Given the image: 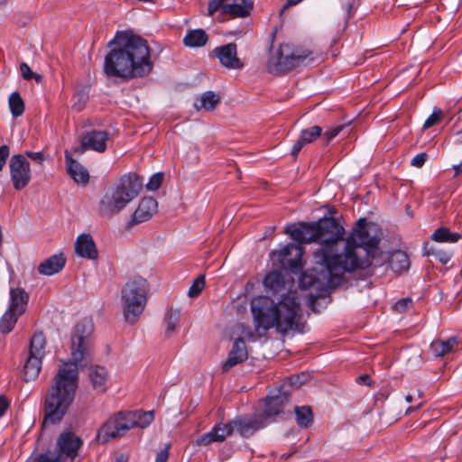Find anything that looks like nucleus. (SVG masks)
<instances>
[{"label": "nucleus", "instance_id": "nucleus-1", "mask_svg": "<svg viewBox=\"0 0 462 462\" xmlns=\"http://www.w3.org/2000/svg\"><path fill=\"white\" fill-rule=\"evenodd\" d=\"M285 232L300 244L320 243V247L314 252L315 266L300 278L302 287L318 284L320 289L337 288L344 282L346 270L356 266L355 255L351 258L346 254V258L340 263L336 260V254L339 252L338 240L344 235V228L334 218L290 226Z\"/></svg>", "mask_w": 462, "mask_h": 462}, {"label": "nucleus", "instance_id": "nucleus-2", "mask_svg": "<svg viewBox=\"0 0 462 462\" xmlns=\"http://www.w3.org/2000/svg\"><path fill=\"white\" fill-rule=\"evenodd\" d=\"M93 324L84 319L71 334L70 360L63 362L48 390L44 403L43 425L60 422L74 401L79 383V368L93 360Z\"/></svg>", "mask_w": 462, "mask_h": 462}, {"label": "nucleus", "instance_id": "nucleus-3", "mask_svg": "<svg viewBox=\"0 0 462 462\" xmlns=\"http://www.w3.org/2000/svg\"><path fill=\"white\" fill-rule=\"evenodd\" d=\"M104 72L107 77L133 79L148 75L153 67L151 50L145 39L131 31L117 32L108 42Z\"/></svg>", "mask_w": 462, "mask_h": 462}, {"label": "nucleus", "instance_id": "nucleus-4", "mask_svg": "<svg viewBox=\"0 0 462 462\" xmlns=\"http://www.w3.org/2000/svg\"><path fill=\"white\" fill-rule=\"evenodd\" d=\"M382 239V231L378 225L368 222L365 218H360L347 240L342 237L338 240L339 252L336 254L337 263L343 262L346 254L351 258L356 256L357 263L351 270H346V273H351L356 269H365L371 266L378 267L383 264L386 257L378 250V245Z\"/></svg>", "mask_w": 462, "mask_h": 462}, {"label": "nucleus", "instance_id": "nucleus-5", "mask_svg": "<svg viewBox=\"0 0 462 462\" xmlns=\"http://www.w3.org/2000/svg\"><path fill=\"white\" fill-rule=\"evenodd\" d=\"M251 310L256 330L261 333L275 327L280 333L296 328L300 308L294 294H290L274 303L271 299L260 296L251 301Z\"/></svg>", "mask_w": 462, "mask_h": 462}, {"label": "nucleus", "instance_id": "nucleus-6", "mask_svg": "<svg viewBox=\"0 0 462 462\" xmlns=\"http://www.w3.org/2000/svg\"><path fill=\"white\" fill-rule=\"evenodd\" d=\"M142 187V180L135 174L121 177L118 183L107 189L100 199L99 214L106 217L116 216L138 196Z\"/></svg>", "mask_w": 462, "mask_h": 462}, {"label": "nucleus", "instance_id": "nucleus-7", "mask_svg": "<svg viewBox=\"0 0 462 462\" xmlns=\"http://www.w3.org/2000/svg\"><path fill=\"white\" fill-rule=\"evenodd\" d=\"M149 287L142 277L129 280L122 288V310L125 320L133 325L139 319L147 303Z\"/></svg>", "mask_w": 462, "mask_h": 462}, {"label": "nucleus", "instance_id": "nucleus-8", "mask_svg": "<svg viewBox=\"0 0 462 462\" xmlns=\"http://www.w3.org/2000/svg\"><path fill=\"white\" fill-rule=\"evenodd\" d=\"M312 52L293 45L283 43L274 50L268 60L267 70L272 74H280L312 60Z\"/></svg>", "mask_w": 462, "mask_h": 462}, {"label": "nucleus", "instance_id": "nucleus-9", "mask_svg": "<svg viewBox=\"0 0 462 462\" xmlns=\"http://www.w3.org/2000/svg\"><path fill=\"white\" fill-rule=\"evenodd\" d=\"M82 445V440L71 432L62 433L57 440L58 454L52 456L51 452L42 454L35 462H62L69 458L74 462L78 456V450Z\"/></svg>", "mask_w": 462, "mask_h": 462}, {"label": "nucleus", "instance_id": "nucleus-10", "mask_svg": "<svg viewBox=\"0 0 462 462\" xmlns=\"http://www.w3.org/2000/svg\"><path fill=\"white\" fill-rule=\"evenodd\" d=\"M132 422L128 420L126 411H118L109 417L97 431V439L100 443L121 439L130 430Z\"/></svg>", "mask_w": 462, "mask_h": 462}, {"label": "nucleus", "instance_id": "nucleus-11", "mask_svg": "<svg viewBox=\"0 0 462 462\" xmlns=\"http://www.w3.org/2000/svg\"><path fill=\"white\" fill-rule=\"evenodd\" d=\"M9 172L13 187L16 190L23 189L32 179L30 162L23 154H14L9 161Z\"/></svg>", "mask_w": 462, "mask_h": 462}, {"label": "nucleus", "instance_id": "nucleus-12", "mask_svg": "<svg viewBox=\"0 0 462 462\" xmlns=\"http://www.w3.org/2000/svg\"><path fill=\"white\" fill-rule=\"evenodd\" d=\"M302 247L299 245L288 244L280 251H273L271 255L276 258L283 270L293 273L301 268Z\"/></svg>", "mask_w": 462, "mask_h": 462}, {"label": "nucleus", "instance_id": "nucleus-13", "mask_svg": "<svg viewBox=\"0 0 462 462\" xmlns=\"http://www.w3.org/2000/svg\"><path fill=\"white\" fill-rule=\"evenodd\" d=\"M158 203L152 197H144L139 202V205L133 214L128 223L129 226L148 221L157 212Z\"/></svg>", "mask_w": 462, "mask_h": 462}, {"label": "nucleus", "instance_id": "nucleus-14", "mask_svg": "<svg viewBox=\"0 0 462 462\" xmlns=\"http://www.w3.org/2000/svg\"><path fill=\"white\" fill-rule=\"evenodd\" d=\"M108 133L106 131L93 130L81 137V146L84 150H93L104 152L106 149Z\"/></svg>", "mask_w": 462, "mask_h": 462}, {"label": "nucleus", "instance_id": "nucleus-15", "mask_svg": "<svg viewBox=\"0 0 462 462\" xmlns=\"http://www.w3.org/2000/svg\"><path fill=\"white\" fill-rule=\"evenodd\" d=\"M264 426L263 416L239 417L233 420V430H236L243 437H249L256 430Z\"/></svg>", "mask_w": 462, "mask_h": 462}, {"label": "nucleus", "instance_id": "nucleus-16", "mask_svg": "<svg viewBox=\"0 0 462 462\" xmlns=\"http://www.w3.org/2000/svg\"><path fill=\"white\" fill-rule=\"evenodd\" d=\"M231 435V423L217 424L209 432L201 435L197 439V444L208 446L213 442H220Z\"/></svg>", "mask_w": 462, "mask_h": 462}, {"label": "nucleus", "instance_id": "nucleus-17", "mask_svg": "<svg viewBox=\"0 0 462 462\" xmlns=\"http://www.w3.org/2000/svg\"><path fill=\"white\" fill-rule=\"evenodd\" d=\"M75 252L79 256L90 260H95L98 256L96 244L88 234H82L78 236L75 243Z\"/></svg>", "mask_w": 462, "mask_h": 462}, {"label": "nucleus", "instance_id": "nucleus-18", "mask_svg": "<svg viewBox=\"0 0 462 462\" xmlns=\"http://www.w3.org/2000/svg\"><path fill=\"white\" fill-rule=\"evenodd\" d=\"M66 258L62 254H54L45 259L38 265V273L42 275L51 276L60 273L65 266Z\"/></svg>", "mask_w": 462, "mask_h": 462}, {"label": "nucleus", "instance_id": "nucleus-19", "mask_svg": "<svg viewBox=\"0 0 462 462\" xmlns=\"http://www.w3.org/2000/svg\"><path fill=\"white\" fill-rule=\"evenodd\" d=\"M88 377L94 391L105 393L107 389L108 373L104 366L94 365L88 370Z\"/></svg>", "mask_w": 462, "mask_h": 462}, {"label": "nucleus", "instance_id": "nucleus-20", "mask_svg": "<svg viewBox=\"0 0 462 462\" xmlns=\"http://www.w3.org/2000/svg\"><path fill=\"white\" fill-rule=\"evenodd\" d=\"M322 134V128L319 125L311 126L300 132L299 139L295 142L291 148V155L296 158L306 144L312 143L315 139Z\"/></svg>", "mask_w": 462, "mask_h": 462}, {"label": "nucleus", "instance_id": "nucleus-21", "mask_svg": "<svg viewBox=\"0 0 462 462\" xmlns=\"http://www.w3.org/2000/svg\"><path fill=\"white\" fill-rule=\"evenodd\" d=\"M289 402V391L283 390L277 395L267 397L265 399V410L263 415L265 418L279 414L284 403Z\"/></svg>", "mask_w": 462, "mask_h": 462}, {"label": "nucleus", "instance_id": "nucleus-22", "mask_svg": "<svg viewBox=\"0 0 462 462\" xmlns=\"http://www.w3.org/2000/svg\"><path fill=\"white\" fill-rule=\"evenodd\" d=\"M67 171L73 180L79 184L86 185L89 180L88 171L68 153L65 155Z\"/></svg>", "mask_w": 462, "mask_h": 462}, {"label": "nucleus", "instance_id": "nucleus-23", "mask_svg": "<svg viewBox=\"0 0 462 462\" xmlns=\"http://www.w3.org/2000/svg\"><path fill=\"white\" fill-rule=\"evenodd\" d=\"M29 295L23 288L10 289V303L8 309L18 314H23L27 307Z\"/></svg>", "mask_w": 462, "mask_h": 462}, {"label": "nucleus", "instance_id": "nucleus-24", "mask_svg": "<svg viewBox=\"0 0 462 462\" xmlns=\"http://www.w3.org/2000/svg\"><path fill=\"white\" fill-rule=\"evenodd\" d=\"M128 420L132 422L130 424L131 429L141 428L144 429L148 427L154 420V414L152 411H126Z\"/></svg>", "mask_w": 462, "mask_h": 462}, {"label": "nucleus", "instance_id": "nucleus-25", "mask_svg": "<svg viewBox=\"0 0 462 462\" xmlns=\"http://www.w3.org/2000/svg\"><path fill=\"white\" fill-rule=\"evenodd\" d=\"M42 358L29 355L26 362L23 365V378L24 381H33L35 380L41 372L42 369Z\"/></svg>", "mask_w": 462, "mask_h": 462}, {"label": "nucleus", "instance_id": "nucleus-26", "mask_svg": "<svg viewBox=\"0 0 462 462\" xmlns=\"http://www.w3.org/2000/svg\"><path fill=\"white\" fill-rule=\"evenodd\" d=\"M208 40V37L205 31L202 29L189 31L183 39V42L186 46L196 48L204 46Z\"/></svg>", "mask_w": 462, "mask_h": 462}, {"label": "nucleus", "instance_id": "nucleus-27", "mask_svg": "<svg viewBox=\"0 0 462 462\" xmlns=\"http://www.w3.org/2000/svg\"><path fill=\"white\" fill-rule=\"evenodd\" d=\"M457 344L456 337H451L447 340H435L431 343L430 348L435 356H443L449 353L454 346Z\"/></svg>", "mask_w": 462, "mask_h": 462}, {"label": "nucleus", "instance_id": "nucleus-28", "mask_svg": "<svg viewBox=\"0 0 462 462\" xmlns=\"http://www.w3.org/2000/svg\"><path fill=\"white\" fill-rule=\"evenodd\" d=\"M46 338L42 332L35 333L30 341L29 355L43 358L45 355Z\"/></svg>", "mask_w": 462, "mask_h": 462}, {"label": "nucleus", "instance_id": "nucleus-29", "mask_svg": "<svg viewBox=\"0 0 462 462\" xmlns=\"http://www.w3.org/2000/svg\"><path fill=\"white\" fill-rule=\"evenodd\" d=\"M254 8L252 0H233V21L236 18L248 17Z\"/></svg>", "mask_w": 462, "mask_h": 462}, {"label": "nucleus", "instance_id": "nucleus-30", "mask_svg": "<svg viewBox=\"0 0 462 462\" xmlns=\"http://www.w3.org/2000/svg\"><path fill=\"white\" fill-rule=\"evenodd\" d=\"M180 321V313L170 310L166 312L163 322L165 325L164 335L166 337H172L177 330V326Z\"/></svg>", "mask_w": 462, "mask_h": 462}, {"label": "nucleus", "instance_id": "nucleus-31", "mask_svg": "<svg viewBox=\"0 0 462 462\" xmlns=\"http://www.w3.org/2000/svg\"><path fill=\"white\" fill-rule=\"evenodd\" d=\"M431 237L436 242L455 243L461 238V235L458 233L451 232L447 227H439L434 231Z\"/></svg>", "mask_w": 462, "mask_h": 462}, {"label": "nucleus", "instance_id": "nucleus-32", "mask_svg": "<svg viewBox=\"0 0 462 462\" xmlns=\"http://www.w3.org/2000/svg\"><path fill=\"white\" fill-rule=\"evenodd\" d=\"M296 420L301 428H308L313 422V415L309 406L295 407Z\"/></svg>", "mask_w": 462, "mask_h": 462}, {"label": "nucleus", "instance_id": "nucleus-33", "mask_svg": "<svg viewBox=\"0 0 462 462\" xmlns=\"http://www.w3.org/2000/svg\"><path fill=\"white\" fill-rule=\"evenodd\" d=\"M21 314L7 309L0 320V330L3 333H9L14 328Z\"/></svg>", "mask_w": 462, "mask_h": 462}, {"label": "nucleus", "instance_id": "nucleus-34", "mask_svg": "<svg viewBox=\"0 0 462 462\" xmlns=\"http://www.w3.org/2000/svg\"><path fill=\"white\" fill-rule=\"evenodd\" d=\"M264 285L273 291H279L284 286V278L280 272H272L264 278Z\"/></svg>", "mask_w": 462, "mask_h": 462}, {"label": "nucleus", "instance_id": "nucleus-35", "mask_svg": "<svg viewBox=\"0 0 462 462\" xmlns=\"http://www.w3.org/2000/svg\"><path fill=\"white\" fill-rule=\"evenodd\" d=\"M390 264L394 272H402L409 268L410 262L407 254L399 251L392 255Z\"/></svg>", "mask_w": 462, "mask_h": 462}, {"label": "nucleus", "instance_id": "nucleus-36", "mask_svg": "<svg viewBox=\"0 0 462 462\" xmlns=\"http://www.w3.org/2000/svg\"><path fill=\"white\" fill-rule=\"evenodd\" d=\"M248 358L247 347L245 342L238 338L233 345V365L242 363Z\"/></svg>", "mask_w": 462, "mask_h": 462}, {"label": "nucleus", "instance_id": "nucleus-37", "mask_svg": "<svg viewBox=\"0 0 462 462\" xmlns=\"http://www.w3.org/2000/svg\"><path fill=\"white\" fill-rule=\"evenodd\" d=\"M219 102V97L215 95L211 91H207L202 94L201 98L199 100V105L195 104L196 108L205 109V110H212L216 107L217 104Z\"/></svg>", "mask_w": 462, "mask_h": 462}, {"label": "nucleus", "instance_id": "nucleus-38", "mask_svg": "<svg viewBox=\"0 0 462 462\" xmlns=\"http://www.w3.org/2000/svg\"><path fill=\"white\" fill-rule=\"evenodd\" d=\"M10 111L14 117H18L23 114L24 102L18 92H13L9 97Z\"/></svg>", "mask_w": 462, "mask_h": 462}, {"label": "nucleus", "instance_id": "nucleus-39", "mask_svg": "<svg viewBox=\"0 0 462 462\" xmlns=\"http://www.w3.org/2000/svg\"><path fill=\"white\" fill-rule=\"evenodd\" d=\"M213 53L223 66L231 68V43L215 48Z\"/></svg>", "mask_w": 462, "mask_h": 462}, {"label": "nucleus", "instance_id": "nucleus-40", "mask_svg": "<svg viewBox=\"0 0 462 462\" xmlns=\"http://www.w3.org/2000/svg\"><path fill=\"white\" fill-rule=\"evenodd\" d=\"M228 0H210L208 7V15L212 16L216 12L220 11L223 14H231V4Z\"/></svg>", "mask_w": 462, "mask_h": 462}, {"label": "nucleus", "instance_id": "nucleus-41", "mask_svg": "<svg viewBox=\"0 0 462 462\" xmlns=\"http://www.w3.org/2000/svg\"><path fill=\"white\" fill-rule=\"evenodd\" d=\"M310 380V374L306 373H301L298 374H293L291 377H288L283 384L282 388L286 390V386L289 385L292 389H298L304 383H306Z\"/></svg>", "mask_w": 462, "mask_h": 462}, {"label": "nucleus", "instance_id": "nucleus-42", "mask_svg": "<svg viewBox=\"0 0 462 462\" xmlns=\"http://www.w3.org/2000/svg\"><path fill=\"white\" fill-rule=\"evenodd\" d=\"M206 285L205 275H199L192 282L191 286L189 289L188 295L190 298L198 297L201 291L204 290Z\"/></svg>", "mask_w": 462, "mask_h": 462}, {"label": "nucleus", "instance_id": "nucleus-43", "mask_svg": "<svg viewBox=\"0 0 462 462\" xmlns=\"http://www.w3.org/2000/svg\"><path fill=\"white\" fill-rule=\"evenodd\" d=\"M20 71H21L22 77L25 80L34 79L37 83H40L42 81V76L40 74L33 72L31 69V68L28 66V64L25 62L21 63Z\"/></svg>", "mask_w": 462, "mask_h": 462}, {"label": "nucleus", "instance_id": "nucleus-44", "mask_svg": "<svg viewBox=\"0 0 462 462\" xmlns=\"http://www.w3.org/2000/svg\"><path fill=\"white\" fill-rule=\"evenodd\" d=\"M162 180H163L162 173L159 172V173L153 174L150 178L149 181L146 184L147 189L152 190V191L157 190L161 187Z\"/></svg>", "mask_w": 462, "mask_h": 462}, {"label": "nucleus", "instance_id": "nucleus-45", "mask_svg": "<svg viewBox=\"0 0 462 462\" xmlns=\"http://www.w3.org/2000/svg\"><path fill=\"white\" fill-rule=\"evenodd\" d=\"M442 117V111L439 108H434L433 113L427 118L423 125L424 129H429L435 125Z\"/></svg>", "mask_w": 462, "mask_h": 462}, {"label": "nucleus", "instance_id": "nucleus-46", "mask_svg": "<svg viewBox=\"0 0 462 462\" xmlns=\"http://www.w3.org/2000/svg\"><path fill=\"white\" fill-rule=\"evenodd\" d=\"M412 304H413L412 299L410 297H406V298L399 300L394 304V310L399 313H403L406 310H410L412 307Z\"/></svg>", "mask_w": 462, "mask_h": 462}, {"label": "nucleus", "instance_id": "nucleus-47", "mask_svg": "<svg viewBox=\"0 0 462 462\" xmlns=\"http://www.w3.org/2000/svg\"><path fill=\"white\" fill-rule=\"evenodd\" d=\"M346 127V125H337L328 129L324 133V138L328 143H329L332 139H334L343 129Z\"/></svg>", "mask_w": 462, "mask_h": 462}, {"label": "nucleus", "instance_id": "nucleus-48", "mask_svg": "<svg viewBox=\"0 0 462 462\" xmlns=\"http://www.w3.org/2000/svg\"><path fill=\"white\" fill-rule=\"evenodd\" d=\"M250 24L249 23H243L235 28V24L233 23V36L238 38L242 37L249 31Z\"/></svg>", "mask_w": 462, "mask_h": 462}, {"label": "nucleus", "instance_id": "nucleus-49", "mask_svg": "<svg viewBox=\"0 0 462 462\" xmlns=\"http://www.w3.org/2000/svg\"><path fill=\"white\" fill-rule=\"evenodd\" d=\"M9 154L10 149L7 145L4 144L0 146V171L3 170Z\"/></svg>", "mask_w": 462, "mask_h": 462}, {"label": "nucleus", "instance_id": "nucleus-50", "mask_svg": "<svg viewBox=\"0 0 462 462\" xmlns=\"http://www.w3.org/2000/svg\"><path fill=\"white\" fill-rule=\"evenodd\" d=\"M427 158L428 154L426 152L419 153L411 160V165L417 168H420L425 163Z\"/></svg>", "mask_w": 462, "mask_h": 462}, {"label": "nucleus", "instance_id": "nucleus-51", "mask_svg": "<svg viewBox=\"0 0 462 462\" xmlns=\"http://www.w3.org/2000/svg\"><path fill=\"white\" fill-rule=\"evenodd\" d=\"M26 158H30L33 162H36L39 164H42L43 162L44 157L43 153L42 152H30L27 151L23 154Z\"/></svg>", "mask_w": 462, "mask_h": 462}, {"label": "nucleus", "instance_id": "nucleus-52", "mask_svg": "<svg viewBox=\"0 0 462 462\" xmlns=\"http://www.w3.org/2000/svg\"><path fill=\"white\" fill-rule=\"evenodd\" d=\"M243 61L236 56V45L233 43V69H242Z\"/></svg>", "mask_w": 462, "mask_h": 462}, {"label": "nucleus", "instance_id": "nucleus-53", "mask_svg": "<svg viewBox=\"0 0 462 462\" xmlns=\"http://www.w3.org/2000/svg\"><path fill=\"white\" fill-rule=\"evenodd\" d=\"M168 457H169L168 448H165L164 449L161 450L157 454L155 462H167Z\"/></svg>", "mask_w": 462, "mask_h": 462}, {"label": "nucleus", "instance_id": "nucleus-54", "mask_svg": "<svg viewBox=\"0 0 462 462\" xmlns=\"http://www.w3.org/2000/svg\"><path fill=\"white\" fill-rule=\"evenodd\" d=\"M9 407L7 399L4 396H0V418L5 414Z\"/></svg>", "mask_w": 462, "mask_h": 462}, {"label": "nucleus", "instance_id": "nucleus-55", "mask_svg": "<svg viewBox=\"0 0 462 462\" xmlns=\"http://www.w3.org/2000/svg\"><path fill=\"white\" fill-rule=\"evenodd\" d=\"M231 369V352L228 353L227 357L223 364L222 370L226 373Z\"/></svg>", "mask_w": 462, "mask_h": 462}, {"label": "nucleus", "instance_id": "nucleus-56", "mask_svg": "<svg viewBox=\"0 0 462 462\" xmlns=\"http://www.w3.org/2000/svg\"><path fill=\"white\" fill-rule=\"evenodd\" d=\"M302 0H288L287 3L282 8L281 13H283L285 9L289 8L290 6L297 5Z\"/></svg>", "mask_w": 462, "mask_h": 462}, {"label": "nucleus", "instance_id": "nucleus-57", "mask_svg": "<svg viewBox=\"0 0 462 462\" xmlns=\"http://www.w3.org/2000/svg\"><path fill=\"white\" fill-rule=\"evenodd\" d=\"M115 462H128V457L125 455H118L116 457Z\"/></svg>", "mask_w": 462, "mask_h": 462}, {"label": "nucleus", "instance_id": "nucleus-58", "mask_svg": "<svg viewBox=\"0 0 462 462\" xmlns=\"http://www.w3.org/2000/svg\"><path fill=\"white\" fill-rule=\"evenodd\" d=\"M358 379L364 383H365L366 384H369V380H370V377L368 374H363L361 376L358 377Z\"/></svg>", "mask_w": 462, "mask_h": 462}, {"label": "nucleus", "instance_id": "nucleus-59", "mask_svg": "<svg viewBox=\"0 0 462 462\" xmlns=\"http://www.w3.org/2000/svg\"><path fill=\"white\" fill-rule=\"evenodd\" d=\"M454 170H455L456 175L462 173V162L458 165H455Z\"/></svg>", "mask_w": 462, "mask_h": 462}, {"label": "nucleus", "instance_id": "nucleus-60", "mask_svg": "<svg viewBox=\"0 0 462 462\" xmlns=\"http://www.w3.org/2000/svg\"><path fill=\"white\" fill-rule=\"evenodd\" d=\"M454 170H455L456 175L462 173V162L458 165H455Z\"/></svg>", "mask_w": 462, "mask_h": 462}, {"label": "nucleus", "instance_id": "nucleus-61", "mask_svg": "<svg viewBox=\"0 0 462 462\" xmlns=\"http://www.w3.org/2000/svg\"><path fill=\"white\" fill-rule=\"evenodd\" d=\"M405 400L407 402H411L413 398H412V395L411 394H408L406 397H405Z\"/></svg>", "mask_w": 462, "mask_h": 462}, {"label": "nucleus", "instance_id": "nucleus-62", "mask_svg": "<svg viewBox=\"0 0 462 462\" xmlns=\"http://www.w3.org/2000/svg\"><path fill=\"white\" fill-rule=\"evenodd\" d=\"M420 406H421V403H420V404H419L417 407H415V408L409 407V409L407 410V412L411 411H416V410H418Z\"/></svg>", "mask_w": 462, "mask_h": 462}, {"label": "nucleus", "instance_id": "nucleus-63", "mask_svg": "<svg viewBox=\"0 0 462 462\" xmlns=\"http://www.w3.org/2000/svg\"><path fill=\"white\" fill-rule=\"evenodd\" d=\"M78 97L82 99L83 101H85V95L83 93H79L78 94Z\"/></svg>", "mask_w": 462, "mask_h": 462}, {"label": "nucleus", "instance_id": "nucleus-64", "mask_svg": "<svg viewBox=\"0 0 462 462\" xmlns=\"http://www.w3.org/2000/svg\"><path fill=\"white\" fill-rule=\"evenodd\" d=\"M418 396H419V398L422 397V392L421 391H418Z\"/></svg>", "mask_w": 462, "mask_h": 462}]
</instances>
